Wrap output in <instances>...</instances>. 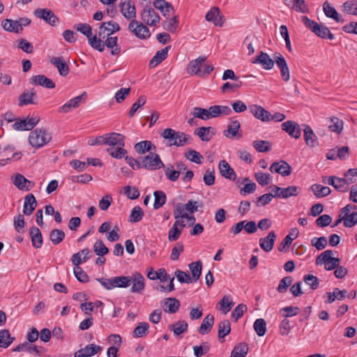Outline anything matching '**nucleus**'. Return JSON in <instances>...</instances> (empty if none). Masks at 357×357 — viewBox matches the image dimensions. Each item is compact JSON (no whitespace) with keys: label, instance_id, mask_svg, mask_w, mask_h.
<instances>
[{"label":"nucleus","instance_id":"f257e3e1","mask_svg":"<svg viewBox=\"0 0 357 357\" xmlns=\"http://www.w3.org/2000/svg\"><path fill=\"white\" fill-rule=\"evenodd\" d=\"M206 60V57L202 56L190 61L187 68L188 73L201 77L208 76L213 70V67L212 65L205 63Z\"/></svg>","mask_w":357,"mask_h":357},{"label":"nucleus","instance_id":"f03ea898","mask_svg":"<svg viewBox=\"0 0 357 357\" xmlns=\"http://www.w3.org/2000/svg\"><path fill=\"white\" fill-rule=\"evenodd\" d=\"M162 137L168 140V146H183L189 143L190 136L172 128H166L161 133Z\"/></svg>","mask_w":357,"mask_h":357},{"label":"nucleus","instance_id":"7ed1b4c3","mask_svg":"<svg viewBox=\"0 0 357 357\" xmlns=\"http://www.w3.org/2000/svg\"><path fill=\"white\" fill-rule=\"evenodd\" d=\"M51 135L45 129L36 128L29 136V144L36 149L40 148L50 142Z\"/></svg>","mask_w":357,"mask_h":357},{"label":"nucleus","instance_id":"20e7f679","mask_svg":"<svg viewBox=\"0 0 357 357\" xmlns=\"http://www.w3.org/2000/svg\"><path fill=\"white\" fill-rule=\"evenodd\" d=\"M333 251L326 250L321 253L316 259L317 265H324L326 271H331L335 268L340 264V259L333 257Z\"/></svg>","mask_w":357,"mask_h":357},{"label":"nucleus","instance_id":"39448f33","mask_svg":"<svg viewBox=\"0 0 357 357\" xmlns=\"http://www.w3.org/2000/svg\"><path fill=\"white\" fill-rule=\"evenodd\" d=\"M203 207V203L199 201L189 200L186 204L177 203L174 207V217L179 218V215L190 213L191 214L198 211L199 208Z\"/></svg>","mask_w":357,"mask_h":357},{"label":"nucleus","instance_id":"423d86ee","mask_svg":"<svg viewBox=\"0 0 357 357\" xmlns=\"http://www.w3.org/2000/svg\"><path fill=\"white\" fill-rule=\"evenodd\" d=\"M139 159L142 161V168L146 169L153 171L165 167L162 161L157 153L151 152L144 157H140Z\"/></svg>","mask_w":357,"mask_h":357},{"label":"nucleus","instance_id":"0eeeda50","mask_svg":"<svg viewBox=\"0 0 357 357\" xmlns=\"http://www.w3.org/2000/svg\"><path fill=\"white\" fill-rule=\"evenodd\" d=\"M128 30L139 39H147L151 36L148 26L136 20H131L129 23Z\"/></svg>","mask_w":357,"mask_h":357},{"label":"nucleus","instance_id":"6e6552de","mask_svg":"<svg viewBox=\"0 0 357 357\" xmlns=\"http://www.w3.org/2000/svg\"><path fill=\"white\" fill-rule=\"evenodd\" d=\"M38 116L29 117L26 119H16L13 128L15 130H31L39 122Z\"/></svg>","mask_w":357,"mask_h":357},{"label":"nucleus","instance_id":"1a4fd4ad","mask_svg":"<svg viewBox=\"0 0 357 357\" xmlns=\"http://www.w3.org/2000/svg\"><path fill=\"white\" fill-rule=\"evenodd\" d=\"M142 20L149 26H156L160 20V17L151 6H144L141 13Z\"/></svg>","mask_w":357,"mask_h":357},{"label":"nucleus","instance_id":"9d476101","mask_svg":"<svg viewBox=\"0 0 357 357\" xmlns=\"http://www.w3.org/2000/svg\"><path fill=\"white\" fill-rule=\"evenodd\" d=\"M33 13L36 17L45 20L51 26H56L59 22L55 14L48 8H37Z\"/></svg>","mask_w":357,"mask_h":357},{"label":"nucleus","instance_id":"9b49d317","mask_svg":"<svg viewBox=\"0 0 357 357\" xmlns=\"http://www.w3.org/2000/svg\"><path fill=\"white\" fill-rule=\"evenodd\" d=\"M32 342H24L22 344L17 345L14 349V351H26L31 354L42 356L45 355L46 349L41 346L32 345Z\"/></svg>","mask_w":357,"mask_h":357},{"label":"nucleus","instance_id":"f8f14e48","mask_svg":"<svg viewBox=\"0 0 357 357\" xmlns=\"http://www.w3.org/2000/svg\"><path fill=\"white\" fill-rule=\"evenodd\" d=\"M87 97L86 92H83L81 95L69 100L63 106L59 107L60 113H68L73 109L77 108L82 102H84Z\"/></svg>","mask_w":357,"mask_h":357},{"label":"nucleus","instance_id":"ddd939ff","mask_svg":"<svg viewBox=\"0 0 357 357\" xmlns=\"http://www.w3.org/2000/svg\"><path fill=\"white\" fill-rule=\"evenodd\" d=\"M120 26L114 21L105 22L99 27L98 35L100 38H105L120 30Z\"/></svg>","mask_w":357,"mask_h":357},{"label":"nucleus","instance_id":"4468645a","mask_svg":"<svg viewBox=\"0 0 357 357\" xmlns=\"http://www.w3.org/2000/svg\"><path fill=\"white\" fill-rule=\"evenodd\" d=\"M274 61L279 68L282 78L284 82L290 79V72L284 57L279 52L274 54Z\"/></svg>","mask_w":357,"mask_h":357},{"label":"nucleus","instance_id":"2eb2a0df","mask_svg":"<svg viewBox=\"0 0 357 357\" xmlns=\"http://www.w3.org/2000/svg\"><path fill=\"white\" fill-rule=\"evenodd\" d=\"M132 283L130 291L132 293L141 294L145 288V278L142 273L135 272L130 276Z\"/></svg>","mask_w":357,"mask_h":357},{"label":"nucleus","instance_id":"dca6fc26","mask_svg":"<svg viewBox=\"0 0 357 357\" xmlns=\"http://www.w3.org/2000/svg\"><path fill=\"white\" fill-rule=\"evenodd\" d=\"M252 62L255 64H260L266 70H272L275 64L274 58H271L267 53L263 51H261Z\"/></svg>","mask_w":357,"mask_h":357},{"label":"nucleus","instance_id":"f3484780","mask_svg":"<svg viewBox=\"0 0 357 357\" xmlns=\"http://www.w3.org/2000/svg\"><path fill=\"white\" fill-rule=\"evenodd\" d=\"M37 99L36 91L33 89L25 90L18 97V105L22 107L29 104L36 105Z\"/></svg>","mask_w":357,"mask_h":357},{"label":"nucleus","instance_id":"a211bd4d","mask_svg":"<svg viewBox=\"0 0 357 357\" xmlns=\"http://www.w3.org/2000/svg\"><path fill=\"white\" fill-rule=\"evenodd\" d=\"M269 169L272 173H278L282 176L290 175L292 171L291 167L284 160L273 162Z\"/></svg>","mask_w":357,"mask_h":357},{"label":"nucleus","instance_id":"6ab92c4d","mask_svg":"<svg viewBox=\"0 0 357 357\" xmlns=\"http://www.w3.org/2000/svg\"><path fill=\"white\" fill-rule=\"evenodd\" d=\"M250 113L257 119L263 122L271 121V113L263 107L257 105H252L249 107Z\"/></svg>","mask_w":357,"mask_h":357},{"label":"nucleus","instance_id":"aec40b11","mask_svg":"<svg viewBox=\"0 0 357 357\" xmlns=\"http://www.w3.org/2000/svg\"><path fill=\"white\" fill-rule=\"evenodd\" d=\"M120 7L121 12L125 18L128 20H135L136 8L135 4L130 0L121 3Z\"/></svg>","mask_w":357,"mask_h":357},{"label":"nucleus","instance_id":"412c9836","mask_svg":"<svg viewBox=\"0 0 357 357\" xmlns=\"http://www.w3.org/2000/svg\"><path fill=\"white\" fill-rule=\"evenodd\" d=\"M105 144L110 146H125V137L119 133L110 132L105 134Z\"/></svg>","mask_w":357,"mask_h":357},{"label":"nucleus","instance_id":"4be33fe9","mask_svg":"<svg viewBox=\"0 0 357 357\" xmlns=\"http://www.w3.org/2000/svg\"><path fill=\"white\" fill-rule=\"evenodd\" d=\"M281 127L291 137L298 139L301 137V129L296 122L287 121L282 123Z\"/></svg>","mask_w":357,"mask_h":357},{"label":"nucleus","instance_id":"5701e85b","mask_svg":"<svg viewBox=\"0 0 357 357\" xmlns=\"http://www.w3.org/2000/svg\"><path fill=\"white\" fill-rule=\"evenodd\" d=\"M284 4L290 9L296 12L309 13V7L305 0H284Z\"/></svg>","mask_w":357,"mask_h":357},{"label":"nucleus","instance_id":"b1692460","mask_svg":"<svg viewBox=\"0 0 357 357\" xmlns=\"http://www.w3.org/2000/svg\"><path fill=\"white\" fill-rule=\"evenodd\" d=\"M13 184L20 190L29 191L31 190L34 185V182L28 180L23 175L17 174L13 180Z\"/></svg>","mask_w":357,"mask_h":357},{"label":"nucleus","instance_id":"393cba45","mask_svg":"<svg viewBox=\"0 0 357 357\" xmlns=\"http://www.w3.org/2000/svg\"><path fill=\"white\" fill-rule=\"evenodd\" d=\"M205 18L208 22H213L218 26H222L224 23L223 15H221L219 8L216 6L211 8Z\"/></svg>","mask_w":357,"mask_h":357},{"label":"nucleus","instance_id":"a878e982","mask_svg":"<svg viewBox=\"0 0 357 357\" xmlns=\"http://www.w3.org/2000/svg\"><path fill=\"white\" fill-rule=\"evenodd\" d=\"M323 10L327 17L333 19L337 23L344 22L342 16L328 1L324 3Z\"/></svg>","mask_w":357,"mask_h":357},{"label":"nucleus","instance_id":"bb28decb","mask_svg":"<svg viewBox=\"0 0 357 357\" xmlns=\"http://www.w3.org/2000/svg\"><path fill=\"white\" fill-rule=\"evenodd\" d=\"M30 83L33 85H39L47 89L55 88L54 82L44 75L32 76L30 79Z\"/></svg>","mask_w":357,"mask_h":357},{"label":"nucleus","instance_id":"cd10ccee","mask_svg":"<svg viewBox=\"0 0 357 357\" xmlns=\"http://www.w3.org/2000/svg\"><path fill=\"white\" fill-rule=\"evenodd\" d=\"M101 349L102 347L100 346L90 344L86 345L84 348L77 351L74 354V357H90L96 354Z\"/></svg>","mask_w":357,"mask_h":357},{"label":"nucleus","instance_id":"c85d7f7f","mask_svg":"<svg viewBox=\"0 0 357 357\" xmlns=\"http://www.w3.org/2000/svg\"><path fill=\"white\" fill-rule=\"evenodd\" d=\"M218 168L222 176L231 181H235L236 178V172L226 160H220Z\"/></svg>","mask_w":357,"mask_h":357},{"label":"nucleus","instance_id":"c756f323","mask_svg":"<svg viewBox=\"0 0 357 357\" xmlns=\"http://www.w3.org/2000/svg\"><path fill=\"white\" fill-rule=\"evenodd\" d=\"M50 63L56 67L61 76L66 77L68 75L70 69L68 63L61 56L52 57Z\"/></svg>","mask_w":357,"mask_h":357},{"label":"nucleus","instance_id":"7c9ffc66","mask_svg":"<svg viewBox=\"0 0 357 357\" xmlns=\"http://www.w3.org/2000/svg\"><path fill=\"white\" fill-rule=\"evenodd\" d=\"M275 239V233L273 231H271L268 233L267 236L259 239V245L265 252H270L273 248Z\"/></svg>","mask_w":357,"mask_h":357},{"label":"nucleus","instance_id":"2f4dec72","mask_svg":"<svg viewBox=\"0 0 357 357\" xmlns=\"http://www.w3.org/2000/svg\"><path fill=\"white\" fill-rule=\"evenodd\" d=\"M37 206L36 197L33 194H28L24 197L23 206V213L26 215H30Z\"/></svg>","mask_w":357,"mask_h":357},{"label":"nucleus","instance_id":"473e14b6","mask_svg":"<svg viewBox=\"0 0 357 357\" xmlns=\"http://www.w3.org/2000/svg\"><path fill=\"white\" fill-rule=\"evenodd\" d=\"M194 134L197 135L202 142H208L215 135L213 127H199L195 130Z\"/></svg>","mask_w":357,"mask_h":357},{"label":"nucleus","instance_id":"72a5a7b5","mask_svg":"<svg viewBox=\"0 0 357 357\" xmlns=\"http://www.w3.org/2000/svg\"><path fill=\"white\" fill-rule=\"evenodd\" d=\"M180 305L179 301L175 298H167L162 303L165 312L169 314L176 313L178 310Z\"/></svg>","mask_w":357,"mask_h":357},{"label":"nucleus","instance_id":"f704fd0d","mask_svg":"<svg viewBox=\"0 0 357 357\" xmlns=\"http://www.w3.org/2000/svg\"><path fill=\"white\" fill-rule=\"evenodd\" d=\"M314 33L324 39L333 40L335 38L328 27L315 22H314Z\"/></svg>","mask_w":357,"mask_h":357},{"label":"nucleus","instance_id":"c9c22d12","mask_svg":"<svg viewBox=\"0 0 357 357\" xmlns=\"http://www.w3.org/2000/svg\"><path fill=\"white\" fill-rule=\"evenodd\" d=\"M29 234L31 239L32 245L36 248L38 249L42 247L43 245V236L40 229L36 227H32L29 229Z\"/></svg>","mask_w":357,"mask_h":357},{"label":"nucleus","instance_id":"e433bc0d","mask_svg":"<svg viewBox=\"0 0 357 357\" xmlns=\"http://www.w3.org/2000/svg\"><path fill=\"white\" fill-rule=\"evenodd\" d=\"M214 324V317L212 314H208L203 319L202 323L198 328V332L202 335H206L211 332Z\"/></svg>","mask_w":357,"mask_h":357},{"label":"nucleus","instance_id":"4c0bfd02","mask_svg":"<svg viewBox=\"0 0 357 357\" xmlns=\"http://www.w3.org/2000/svg\"><path fill=\"white\" fill-rule=\"evenodd\" d=\"M153 6L159 10L163 16L166 17L171 11H174L173 6L165 0H154Z\"/></svg>","mask_w":357,"mask_h":357},{"label":"nucleus","instance_id":"58836bf2","mask_svg":"<svg viewBox=\"0 0 357 357\" xmlns=\"http://www.w3.org/2000/svg\"><path fill=\"white\" fill-rule=\"evenodd\" d=\"M135 150L139 154H144L146 152H150L151 151H155V146L149 140L142 141L135 144Z\"/></svg>","mask_w":357,"mask_h":357},{"label":"nucleus","instance_id":"ea45409f","mask_svg":"<svg viewBox=\"0 0 357 357\" xmlns=\"http://www.w3.org/2000/svg\"><path fill=\"white\" fill-rule=\"evenodd\" d=\"M1 26L5 31L9 32L18 33L22 31V28L20 26L17 20H13L10 19L4 20L1 22Z\"/></svg>","mask_w":357,"mask_h":357},{"label":"nucleus","instance_id":"a19ab883","mask_svg":"<svg viewBox=\"0 0 357 357\" xmlns=\"http://www.w3.org/2000/svg\"><path fill=\"white\" fill-rule=\"evenodd\" d=\"M241 125L238 121L233 120L227 126V129L224 131V135L227 137L234 138L236 136L241 137V135H238V130H240Z\"/></svg>","mask_w":357,"mask_h":357},{"label":"nucleus","instance_id":"79ce46f5","mask_svg":"<svg viewBox=\"0 0 357 357\" xmlns=\"http://www.w3.org/2000/svg\"><path fill=\"white\" fill-rule=\"evenodd\" d=\"M170 46H168L160 50V51H158L155 55L149 61V66L151 68H153L164 61L167 58L168 50Z\"/></svg>","mask_w":357,"mask_h":357},{"label":"nucleus","instance_id":"37998d69","mask_svg":"<svg viewBox=\"0 0 357 357\" xmlns=\"http://www.w3.org/2000/svg\"><path fill=\"white\" fill-rule=\"evenodd\" d=\"M188 267L192 274V281L196 282L202 275V262L201 261L192 262L188 265Z\"/></svg>","mask_w":357,"mask_h":357},{"label":"nucleus","instance_id":"c03bdc74","mask_svg":"<svg viewBox=\"0 0 357 357\" xmlns=\"http://www.w3.org/2000/svg\"><path fill=\"white\" fill-rule=\"evenodd\" d=\"M15 340L8 329L0 330V348H8Z\"/></svg>","mask_w":357,"mask_h":357},{"label":"nucleus","instance_id":"a18cd8bd","mask_svg":"<svg viewBox=\"0 0 357 357\" xmlns=\"http://www.w3.org/2000/svg\"><path fill=\"white\" fill-rule=\"evenodd\" d=\"M188 328V323L184 320H180L176 322L175 324H170L169 326V329L173 331L174 335L178 336L181 334L186 332Z\"/></svg>","mask_w":357,"mask_h":357},{"label":"nucleus","instance_id":"49530a36","mask_svg":"<svg viewBox=\"0 0 357 357\" xmlns=\"http://www.w3.org/2000/svg\"><path fill=\"white\" fill-rule=\"evenodd\" d=\"M104 42L105 46L111 49L112 55H117L121 52V47L117 45L118 38L116 36H108Z\"/></svg>","mask_w":357,"mask_h":357},{"label":"nucleus","instance_id":"de8ad7c7","mask_svg":"<svg viewBox=\"0 0 357 357\" xmlns=\"http://www.w3.org/2000/svg\"><path fill=\"white\" fill-rule=\"evenodd\" d=\"M248 350V344L245 342H241L234 347L229 357H245Z\"/></svg>","mask_w":357,"mask_h":357},{"label":"nucleus","instance_id":"09e8293b","mask_svg":"<svg viewBox=\"0 0 357 357\" xmlns=\"http://www.w3.org/2000/svg\"><path fill=\"white\" fill-rule=\"evenodd\" d=\"M178 24H179L178 16L174 15L169 20L163 22L162 26L166 31L174 33L177 31V29L178 27Z\"/></svg>","mask_w":357,"mask_h":357},{"label":"nucleus","instance_id":"8fccbe9b","mask_svg":"<svg viewBox=\"0 0 357 357\" xmlns=\"http://www.w3.org/2000/svg\"><path fill=\"white\" fill-rule=\"evenodd\" d=\"M114 288H126L131 284L130 276H116L112 278Z\"/></svg>","mask_w":357,"mask_h":357},{"label":"nucleus","instance_id":"3c124183","mask_svg":"<svg viewBox=\"0 0 357 357\" xmlns=\"http://www.w3.org/2000/svg\"><path fill=\"white\" fill-rule=\"evenodd\" d=\"M351 180H346L344 178H339L335 176V184L333 187L340 192H347L349 190Z\"/></svg>","mask_w":357,"mask_h":357},{"label":"nucleus","instance_id":"603ef678","mask_svg":"<svg viewBox=\"0 0 357 357\" xmlns=\"http://www.w3.org/2000/svg\"><path fill=\"white\" fill-rule=\"evenodd\" d=\"M149 324L147 322H140L132 331L134 337L139 338L145 336L149 333Z\"/></svg>","mask_w":357,"mask_h":357},{"label":"nucleus","instance_id":"864d4df0","mask_svg":"<svg viewBox=\"0 0 357 357\" xmlns=\"http://www.w3.org/2000/svg\"><path fill=\"white\" fill-rule=\"evenodd\" d=\"M154 196V209H158L162 207L166 202V195L163 191L157 190L153 192Z\"/></svg>","mask_w":357,"mask_h":357},{"label":"nucleus","instance_id":"5fc2aeb1","mask_svg":"<svg viewBox=\"0 0 357 357\" xmlns=\"http://www.w3.org/2000/svg\"><path fill=\"white\" fill-rule=\"evenodd\" d=\"M344 122L337 117L331 118V124L328 125V129L337 134L341 133L343 130Z\"/></svg>","mask_w":357,"mask_h":357},{"label":"nucleus","instance_id":"6e6d98bb","mask_svg":"<svg viewBox=\"0 0 357 357\" xmlns=\"http://www.w3.org/2000/svg\"><path fill=\"white\" fill-rule=\"evenodd\" d=\"M103 39L102 38H98L97 36H93L91 35V37L88 38V41L89 45L95 50L102 52L105 50V44L104 42L102 40Z\"/></svg>","mask_w":357,"mask_h":357},{"label":"nucleus","instance_id":"4d7b16f0","mask_svg":"<svg viewBox=\"0 0 357 357\" xmlns=\"http://www.w3.org/2000/svg\"><path fill=\"white\" fill-rule=\"evenodd\" d=\"M231 331L230 322L227 319L220 321L218 324V336L220 338H224Z\"/></svg>","mask_w":357,"mask_h":357},{"label":"nucleus","instance_id":"13d9d810","mask_svg":"<svg viewBox=\"0 0 357 357\" xmlns=\"http://www.w3.org/2000/svg\"><path fill=\"white\" fill-rule=\"evenodd\" d=\"M65 238V233L63 230L59 229H52L50 234V238L54 245H58Z\"/></svg>","mask_w":357,"mask_h":357},{"label":"nucleus","instance_id":"bf43d9fd","mask_svg":"<svg viewBox=\"0 0 357 357\" xmlns=\"http://www.w3.org/2000/svg\"><path fill=\"white\" fill-rule=\"evenodd\" d=\"M342 10L353 15H357V1H347L342 4Z\"/></svg>","mask_w":357,"mask_h":357},{"label":"nucleus","instance_id":"052dcab7","mask_svg":"<svg viewBox=\"0 0 357 357\" xmlns=\"http://www.w3.org/2000/svg\"><path fill=\"white\" fill-rule=\"evenodd\" d=\"M331 190L329 187L323 186L319 184H314V195L318 198H321L329 195Z\"/></svg>","mask_w":357,"mask_h":357},{"label":"nucleus","instance_id":"680f3d73","mask_svg":"<svg viewBox=\"0 0 357 357\" xmlns=\"http://www.w3.org/2000/svg\"><path fill=\"white\" fill-rule=\"evenodd\" d=\"M254 329L259 336H263L266 333V323L264 319H257L254 323Z\"/></svg>","mask_w":357,"mask_h":357},{"label":"nucleus","instance_id":"e2e57ef3","mask_svg":"<svg viewBox=\"0 0 357 357\" xmlns=\"http://www.w3.org/2000/svg\"><path fill=\"white\" fill-rule=\"evenodd\" d=\"M144 216V212L142 208L139 206H135L131 211L130 215L129 216V222H138Z\"/></svg>","mask_w":357,"mask_h":357},{"label":"nucleus","instance_id":"0e129e2a","mask_svg":"<svg viewBox=\"0 0 357 357\" xmlns=\"http://www.w3.org/2000/svg\"><path fill=\"white\" fill-rule=\"evenodd\" d=\"M255 178L258 182V183L261 185H266L269 184L271 181V176L268 173L264 172H256L254 175Z\"/></svg>","mask_w":357,"mask_h":357},{"label":"nucleus","instance_id":"69168bd1","mask_svg":"<svg viewBox=\"0 0 357 357\" xmlns=\"http://www.w3.org/2000/svg\"><path fill=\"white\" fill-rule=\"evenodd\" d=\"M93 250L99 257H102L109 252V249L101 240H98L94 243Z\"/></svg>","mask_w":357,"mask_h":357},{"label":"nucleus","instance_id":"338daca9","mask_svg":"<svg viewBox=\"0 0 357 357\" xmlns=\"http://www.w3.org/2000/svg\"><path fill=\"white\" fill-rule=\"evenodd\" d=\"M185 157L196 164H202L204 159L203 156L195 150H190L186 152Z\"/></svg>","mask_w":357,"mask_h":357},{"label":"nucleus","instance_id":"774afa93","mask_svg":"<svg viewBox=\"0 0 357 357\" xmlns=\"http://www.w3.org/2000/svg\"><path fill=\"white\" fill-rule=\"evenodd\" d=\"M344 218V225L347 227H352L357 224V212L345 213Z\"/></svg>","mask_w":357,"mask_h":357}]
</instances>
